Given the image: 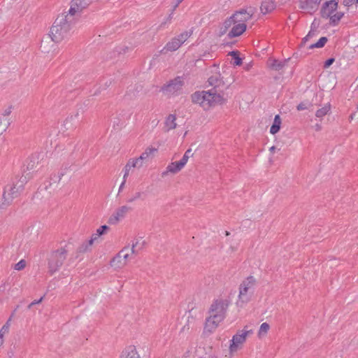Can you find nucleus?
Returning a JSON list of instances; mask_svg holds the SVG:
<instances>
[{"label":"nucleus","instance_id":"obj_8","mask_svg":"<svg viewBox=\"0 0 358 358\" xmlns=\"http://www.w3.org/2000/svg\"><path fill=\"white\" fill-rule=\"evenodd\" d=\"M251 334H252V330H242L234 335L229 345L230 353L233 354L236 352L239 347L245 342L247 336Z\"/></svg>","mask_w":358,"mask_h":358},{"label":"nucleus","instance_id":"obj_38","mask_svg":"<svg viewBox=\"0 0 358 358\" xmlns=\"http://www.w3.org/2000/svg\"><path fill=\"white\" fill-rule=\"evenodd\" d=\"M108 229V226L102 225L96 229V235L101 236V235L104 234Z\"/></svg>","mask_w":358,"mask_h":358},{"label":"nucleus","instance_id":"obj_39","mask_svg":"<svg viewBox=\"0 0 358 358\" xmlns=\"http://www.w3.org/2000/svg\"><path fill=\"white\" fill-rule=\"evenodd\" d=\"M141 194H142L140 192H136L132 196H131V197L127 199V203H132V202H134V201L140 199L141 196Z\"/></svg>","mask_w":358,"mask_h":358},{"label":"nucleus","instance_id":"obj_62","mask_svg":"<svg viewBox=\"0 0 358 358\" xmlns=\"http://www.w3.org/2000/svg\"><path fill=\"white\" fill-rule=\"evenodd\" d=\"M358 1V0H357Z\"/></svg>","mask_w":358,"mask_h":358},{"label":"nucleus","instance_id":"obj_31","mask_svg":"<svg viewBox=\"0 0 358 358\" xmlns=\"http://www.w3.org/2000/svg\"><path fill=\"white\" fill-rule=\"evenodd\" d=\"M327 41H328V39L327 37H325V36L321 37L317 43L311 44L309 46V49L322 48L324 46V45L326 44Z\"/></svg>","mask_w":358,"mask_h":358},{"label":"nucleus","instance_id":"obj_26","mask_svg":"<svg viewBox=\"0 0 358 358\" xmlns=\"http://www.w3.org/2000/svg\"><path fill=\"white\" fill-rule=\"evenodd\" d=\"M176 117L175 115H169L165 121V126L168 131L173 129L176 127Z\"/></svg>","mask_w":358,"mask_h":358},{"label":"nucleus","instance_id":"obj_28","mask_svg":"<svg viewBox=\"0 0 358 358\" xmlns=\"http://www.w3.org/2000/svg\"><path fill=\"white\" fill-rule=\"evenodd\" d=\"M344 13L342 12H337L335 14H331V17H329L330 20V24L336 26L338 24L339 21L343 17Z\"/></svg>","mask_w":358,"mask_h":358},{"label":"nucleus","instance_id":"obj_52","mask_svg":"<svg viewBox=\"0 0 358 358\" xmlns=\"http://www.w3.org/2000/svg\"><path fill=\"white\" fill-rule=\"evenodd\" d=\"M309 38L307 36V35L302 39V43H305Z\"/></svg>","mask_w":358,"mask_h":358},{"label":"nucleus","instance_id":"obj_3","mask_svg":"<svg viewBox=\"0 0 358 358\" xmlns=\"http://www.w3.org/2000/svg\"><path fill=\"white\" fill-rule=\"evenodd\" d=\"M26 182V177L22 176L16 182L13 184V185L7 186L3 193V201L0 203V208H3L10 205L13 199L18 196L24 190Z\"/></svg>","mask_w":358,"mask_h":358},{"label":"nucleus","instance_id":"obj_1","mask_svg":"<svg viewBox=\"0 0 358 358\" xmlns=\"http://www.w3.org/2000/svg\"><path fill=\"white\" fill-rule=\"evenodd\" d=\"M208 83L213 88L208 91H197L191 96L194 103L199 104L204 110H208L211 107L218 104H222L225 100L222 94L217 90V87L224 85L220 74L210 76Z\"/></svg>","mask_w":358,"mask_h":358},{"label":"nucleus","instance_id":"obj_14","mask_svg":"<svg viewBox=\"0 0 358 358\" xmlns=\"http://www.w3.org/2000/svg\"><path fill=\"white\" fill-rule=\"evenodd\" d=\"M131 210V208L127 206H122L118 208L115 212L110 217L109 223L115 224L119 222L120 220L124 218L127 213Z\"/></svg>","mask_w":358,"mask_h":358},{"label":"nucleus","instance_id":"obj_44","mask_svg":"<svg viewBox=\"0 0 358 358\" xmlns=\"http://www.w3.org/2000/svg\"><path fill=\"white\" fill-rule=\"evenodd\" d=\"M122 257L124 259L125 264H127V260H128V259L129 257V249L127 252H125L124 253H122Z\"/></svg>","mask_w":358,"mask_h":358},{"label":"nucleus","instance_id":"obj_42","mask_svg":"<svg viewBox=\"0 0 358 358\" xmlns=\"http://www.w3.org/2000/svg\"><path fill=\"white\" fill-rule=\"evenodd\" d=\"M129 250L131 252V253L134 255H137L139 254V251L138 250V249L136 248V247H135L134 245V244L131 243V248H129Z\"/></svg>","mask_w":358,"mask_h":358},{"label":"nucleus","instance_id":"obj_47","mask_svg":"<svg viewBox=\"0 0 358 358\" xmlns=\"http://www.w3.org/2000/svg\"><path fill=\"white\" fill-rule=\"evenodd\" d=\"M334 62V58H329L328 59L325 63H324V67H328L330 65H331L333 64V62Z\"/></svg>","mask_w":358,"mask_h":358},{"label":"nucleus","instance_id":"obj_51","mask_svg":"<svg viewBox=\"0 0 358 358\" xmlns=\"http://www.w3.org/2000/svg\"><path fill=\"white\" fill-rule=\"evenodd\" d=\"M128 176H129V173L124 172V176H123V181L126 182V179L128 177Z\"/></svg>","mask_w":358,"mask_h":358},{"label":"nucleus","instance_id":"obj_7","mask_svg":"<svg viewBox=\"0 0 358 358\" xmlns=\"http://www.w3.org/2000/svg\"><path fill=\"white\" fill-rule=\"evenodd\" d=\"M191 34L192 32L187 31L180 34L169 41L163 50L170 52L177 50L190 37Z\"/></svg>","mask_w":358,"mask_h":358},{"label":"nucleus","instance_id":"obj_48","mask_svg":"<svg viewBox=\"0 0 358 358\" xmlns=\"http://www.w3.org/2000/svg\"><path fill=\"white\" fill-rule=\"evenodd\" d=\"M100 236H97L96 235V232L94 234H93L90 238V239L89 241H92V244L93 245L94 242L98 239V238Z\"/></svg>","mask_w":358,"mask_h":358},{"label":"nucleus","instance_id":"obj_22","mask_svg":"<svg viewBox=\"0 0 358 358\" xmlns=\"http://www.w3.org/2000/svg\"><path fill=\"white\" fill-rule=\"evenodd\" d=\"M18 308H19V306H17L15 308V309L14 310V311L13 312V313L11 314L10 317H9V319L6 322V324L0 329V346L3 343V336H4L5 334L8 332V330H9V328H10V321L12 320V317L14 316V314H15V311L17 310V309Z\"/></svg>","mask_w":358,"mask_h":358},{"label":"nucleus","instance_id":"obj_4","mask_svg":"<svg viewBox=\"0 0 358 358\" xmlns=\"http://www.w3.org/2000/svg\"><path fill=\"white\" fill-rule=\"evenodd\" d=\"M69 250L67 246L62 247L52 251L48 258V272L52 275L58 271L66 259Z\"/></svg>","mask_w":358,"mask_h":358},{"label":"nucleus","instance_id":"obj_58","mask_svg":"<svg viewBox=\"0 0 358 358\" xmlns=\"http://www.w3.org/2000/svg\"><path fill=\"white\" fill-rule=\"evenodd\" d=\"M344 3H345V5L348 4V3L347 2V0H344Z\"/></svg>","mask_w":358,"mask_h":358},{"label":"nucleus","instance_id":"obj_27","mask_svg":"<svg viewBox=\"0 0 358 358\" xmlns=\"http://www.w3.org/2000/svg\"><path fill=\"white\" fill-rule=\"evenodd\" d=\"M331 110V104L329 103H327L322 108L318 109L315 113V116L318 118H322L327 114L329 113Z\"/></svg>","mask_w":358,"mask_h":358},{"label":"nucleus","instance_id":"obj_45","mask_svg":"<svg viewBox=\"0 0 358 358\" xmlns=\"http://www.w3.org/2000/svg\"><path fill=\"white\" fill-rule=\"evenodd\" d=\"M296 109L298 110H306L307 109V106H306V104L304 103H300L297 106H296Z\"/></svg>","mask_w":358,"mask_h":358},{"label":"nucleus","instance_id":"obj_25","mask_svg":"<svg viewBox=\"0 0 358 358\" xmlns=\"http://www.w3.org/2000/svg\"><path fill=\"white\" fill-rule=\"evenodd\" d=\"M281 125V119L279 115H276L274 117L273 124L270 128V133L272 134H275L278 133L280 129Z\"/></svg>","mask_w":358,"mask_h":358},{"label":"nucleus","instance_id":"obj_43","mask_svg":"<svg viewBox=\"0 0 358 358\" xmlns=\"http://www.w3.org/2000/svg\"><path fill=\"white\" fill-rule=\"evenodd\" d=\"M43 297H41V299H39L38 300L33 301L31 303L29 304V306H27V308L31 309L33 306L40 303L43 301Z\"/></svg>","mask_w":358,"mask_h":358},{"label":"nucleus","instance_id":"obj_11","mask_svg":"<svg viewBox=\"0 0 358 358\" xmlns=\"http://www.w3.org/2000/svg\"><path fill=\"white\" fill-rule=\"evenodd\" d=\"M321 1L322 0H299V7L305 13L313 15L318 10Z\"/></svg>","mask_w":358,"mask_h":358},{"label":"nucleus","instance_id":"obj_5","mask_svg":"<svg viewBox=\"0 0 358 358\" xmlns=\"http://www.w3.org/2000/svg\"><path fill=\"white\" fill-rule=\"evenodd\" d=\"M256 284L257 280L252 275L248 276L240 284L238 305L243 306L250 301L255 292Z\"/></svg>","mask_w":358,"mask_h":358},{"label":"nucleus","instance_id":"obj_2","mask_svg":"<svg viewBox=\"0 0 358 358\" xmlns=\"http://www.w3.org/2000/svg\"><path fill=\"white\" fill-rule=\"evenodd\" d=\"M73 20L64 14L58 16L50 30L48 36L50 37V41L58 43L68 38L70 36Z\"/></svg>","mask_w":358,"mask_h":358},{"label":"nucleus","instance_id":"obj_29","mask_svg":"<svg viewBox=\"0 0 358 358\" xmlns=\"http://www.w3.org/2000/svg\"><path fill=\"white\" fill-rule=\"evenodd\" d=\"M131 168H141V164L138 163V160L135 159H129L124 168V171L129 173Z\"/></svg>","mask_w":358,"mask_h":358},{"label":"nucleus","instance_id":"obj_53","mask_svg":"<svg viewBox=\"0 0 358 358\" xmlns=\"http://www.w3.org/2000/svg\"><path fill=\"white\" fill-rule=\"evenodd\" d=\"M125 182H126L125 181H122V182L120 185L119 191H120L123 188V187L124 186Z\"/></svg>","mask_w":358,"mask_h":358},{"label":"nucleus","instance_id":"obj_12","mask_svg":"<svg viewBox=\"0 0 358 358\" xmlns=\"http://www.w3.org/2000/svg\"><path fill=\"white\" fill-rule=\"evenodd\" d=\"M223 320L220 315H210V317L206 319L204 333L211 334L219 325V324Z\"/></svg>","mask_w":358,"mask_h":358},{"label":"nucleus","instance_id":"obj_55","mask_svg":"<svg viewBox=\"0 0 358 358\" xmlns=\"http://www.w3.org/2000/svg\"><path fill=\"white\" fill-rule=\"evenodd\" d=\"M5 289H6L5 285H1V286L0 287V290H4Z\"/></svg>","mask_w":358,"mask_h":358},{"label":"nucleus","instance_id":"obj_56","mask_svg":"<svg viewBox=\"0 0 358 358\" xmlns=\"http://www.w3.org/2000/svg\"><path fill=\"white\" fill-rule=\"evenodd\" d=\"M316 127H317V129L319 130L320 129V126L319 124H317Z\"/></svg>","mask_w":358,"mask_h":358},{"label":"nucleus","instance_id":"obj_19","mask_svg":"<svg viewBox=\"0 0 358 358\" xmlns=\"http://www.w3.org/2000/svg\"><path fill=\"white\" fill-rule=\"evenodd\" d=\"M158 149L154 147H148L143 152L138 158H134L138 160V163L141 164V167L143 166V161L154 156L157 152Z\"/></svg>","mask_w":358,"mask_h":358},{"label":"nucleus","instance_id":"obj_18","mask_svg":"<svg viewBox=\"0 0 358 358\" xmlns=\"http://www.w3.org/2000/svg\"><path fill=\"white\" fill-rule=\"evenodd\" d=\"M185 166V164L181 160H180L179 162H171L169 164V165L166 166V170L162 173V176L165 177L169 173H177Z\"/></svg>","mask_w":358,"mask_h":358},{"label":"nucleus","instance_id":"obj_33","mask_svg":"<svg viewBox=\"0 0 358 358\" xmlns=\"http://www.w3.org/2000/svg\"><path fill=\"white\" fill-rule=\"evenodd\" d=\"M236 23L233 16H230L223 23L224 30L222 31V34H224L229 27H232L233 24Z\"/></svg>","mask_w":358,"mask_h":358},{"label":"nucleus","instance_id":"obj_46","mask_svg":"<svg viewBox=\"0 0 358 358\" xmlns=\"http://www.w3.org/2000/svg\"><path fill=\"white\" fill-rule=\"evenodd\" d=\"M11 111H12V106H9L6 110H4V111L3 113V115L8 116L11 113Z\"/></svg>","mask_w":358,"mask_h":358},{"label":"nucleus","instance_id":"obj_24","mask_svg":"<svg viewBox=\"0 0 358 358\" xmlns=\"http://www.w3.org/2000/svg\"><path fill=\"white\" fill-rule=\"evenodd\" d=\"M120 358H140L134 346L127 348L122 353Z\"/></svg>","mask_w":358,"mask_h":358},{"label":"nucleus","instance_id":"obj_37","mask_svg":"<svg viewBox=\"0 0 358 358\" xmlns=\"http://www.w3.org/2000/svg\"><path fill=\"white\" fill-rule=\"evenodd\" d=\"M10 124V120H7L6 123L3 124L2 120H0V136L2 135Z\"/></svg>","mask_w":358,"mask_h":358},{"label":"nucleus","instance_id":"obj_15","mask_svg":"<svg viewBox=\"0 0 358 358\" xmlns=\"http://www.w3.org/2000/svg\"><path fill=\"white\" fill-rule=\"evenodd\" d=\"M130 248V245L124 247L110 261V266L115 269H120L123 268L126 264L124 259L122 257V253L127 252Z\"/></svg>","mask_w":358,"mask_h":358},{"label":"nucleus","instance_id":"obj_30","mask_svg":"<svg viewBox=\"0 0 358 358\" xmlns=\"http://www.w3.org/2000/svg\"><path fill=\"white\" fill-rule=\"evenodd\" d=\"M270 329V326L268 323L264 322L261 324L259 331H258V336L259 338L264 337L266 336Z\"/></svg>","mask_w":358,"mask_h":358},{"label":"nucleus","instance_id":"obj_6","mask_svg":"<svg viewBox=\"0 0 358 358\" xmlns=\"http://www.w3.org/2000/svg\"><path fill=\"white\" fill-rule=\"evenodd\" d=\"M184 85V77L176 76L164 84L160 89V92L169 98L177 96L182 93Z\"/></svg>","mask_w":358,"mask_h":358},{"label":"nucleus","instance_id":"obj_50","mask_svg":"<svg viewBox=\"0 0 358 358\" xmlns=\"http://www.w3.org/2000/svg\"><path fill=\"white\" fill-rule=\"evenodd\" d=\"M314 34H315L314 32H312L311 31H310L308 32V34H307V36L310 38L313 37L314 36Z\"/></svg>","mask_w":358,"mask_h":358},{"label":"nucleus","instance_id":"obj_59","mask_svg":"<svg viewBox=\"0 0 358 358\" xmlns=\"http://www.w3.org/2000/svg\"><path fill=\"white\" fill-rule=\"evenodd\" d=\"M225 234H226L227 236H228V235L229 234V233L227 231H225Z\"/></svg>","mask_w":358,"mask_h":358},{"label":"nucleus","instance_id":"obj_21","mask_svg":"<svg viewBox=\"0 0 358 358\" xmlns=\"http://www.w3.org/2000/svg\"><path fill=\"white\" fill-rule=\"evenodd\" d=\"M92 241H86L83 242L76 249V258H78L80 254L85 253L90 251L92 249Z\"/></svg>","mask_w":358,"mask_h":358},{"label":"nucleus","instance_id":"obj_13","mask_svg":"<svg viewBox=\"0 0 358 358\" xmlns=\"http://www.w3.org/2000/svg\"><path fill=\"white\" fill-rule=\"evenodd\" d=\"M338 8V2L336 0L326 1L322 7L321 15L323 18H329L331 17Z\"/></svg>","mask_w":358,"mask_h":358},{"label":"nucleus","instance_id":"obj_49","mask_svg":"<svg viewBox=\"0 0 358 358\" xmlns=\"http://www.w3.org/2000/svg\"><path fill=\"white\" fill-rule=\"evenodd\" d=\"M183 0H176V5L174 6V8H177L182 2Z\"/></svg>","mask_w":358,"mask_h":358},{"label":"nucleus","instance_id":"obj_20","mask_svg":"<svg viewBox=\"0 0 358 358\" xmlns=\"http://www.w3.org/2000/svg\"><path fill=\"white\" fill-rule=\"evenodd\" d=\"M286 63V60L281 61L275 59H270L268 62V66L271 69L279 71L285 67Z\"/></svg>","mask_w":358,"mask_h":358},{"label":"nucleus","instance_id":"obj_34","mask_svg":"<svg viewBox=\"0 0 358 358\" xmlns=\"http://www.w3.org/2000/svg\"><path fill=\"white\" fill-rule=\"evenodd\" d=\"M132 243L134 244V245L135 247H136V248L138 249V250L140 252L143 249V248L145 245V241H143L141 239H139V238H136V239L132 241Z\"/></svg>","mask_w":358,"mask_h":358},{"label":"nucleus","instance_id":"obj_41","mask_svg":"<svg viewBox=\"0 0 358 358\" xmlns=\"http://www.w3.org/2000/svg\"><path fill=\"white\" fill-rule=\"evenodd\" d=\"M192 150L191 149H188L182 156V159H180L185 164L187 163V161L190 157Z\"/></svg>","mask_w":358,"mask_h":358},{"label":"nucleus","instance_id":"obj_60","mask_svg":"<svg viewBox=\"0 0 358 358\" xmlns=\"http://www.w3.org/2000/svg\"><path fill=\"white\" fill-rule=\"evenodd\" d=\"M353 115H354L353 114H352V115H350V119H351V120H352V119H353Z\"/></svg>","mask_w":358,"mask_h":358},{"label":"nucleus","instance_id":"obj_10","mask_svg":"<svg viewBox=\"0 0 358 358\" xmlns=\"http://www.w3.org/2000/svg\"><path fill=\"white\" fill-rule=\"evenodd\" d=\"M90 3V0H71V6L66 15L73 18V16L79 15L85 8L88 7Z\"/></svg>","mask_w":358,"mask_h":358},{"label":"nucleus","instance_id":"obj_9","mask_svg":"<svg viewBox=\"0 0 358 358\" xmlns=\"http://www.w3.org/2000/svg\"><path fill=\"white\" fill-rule=\"evenodd\" d=\"M229 306L227 300L216 299L212 303L210 308V314L220 315L222 319H224L226 311Z\"/></svg>","mask_w":358,"mask_h":358},{"label":"nucleus","instance_id":"obj_23","mask_svg":"<svg viewBox=\"0 0 358 358\" xmlns=\"http://www.w3.org/2000/svg\"><path fill=\"white\" fill-rule=\"evenodd\" d=\"M275 8V4L273 1H265L262 3L260 9L262 14L271 13Z\"/></svg>","mask_w":358,"mask_h":358},{"label":"nucleus","instance_id":"obj_54","mask_svg":"<svg viewBox=\"0 0 358 358\" xmlns=\"http://www.w3.org/2000/svg\"><path fill=\"white\" fill-rule=\"evenodd\" d=\"M275 146H272L270 148V151L273 152L275 150Z\"/></svg>","mask_w":358,"mask_h":358},{"label":"nucleus","instance_id":"obj_32","mask_svg":"<svg viewBox=\"0 0 358 358\" xmlns=\"http://www.w3.org/2000/svg\"><path fill=\"white\" fill-rule=\"evenodd\" d=\"M50 39V36L44 37L41 41V50L43 52H49L50 48L48 46V40Z\"/></svg>","mask_w":358,"mask_h":358},{"label":"nucleus","instance_id":"obj_17","mask_svg":"<svg viewBox=\"0 0 358 358\" xmlns=\"http://www.w3.org/2000/svg\"><path fill=\"white\" fill-rule=\"evenodd\" d=\"M247 26L245 23L236 22L233 24L231 30L227 34L229 38H233L238 37L243 34L246 30Z\"/></svg>","mask_w":358,"mask_h":358},{"label":"nucleus","instance_id":"obj_36","mask_svg":"<svg viewBox=\"0 0 358 358\" xmlns=\"http://www.w3.org/2000/svg\"><path fill=\"white\" fill-rule=\"evenodd\" d=\"M230 55H231L234 59V64L236 66H240L242 64V59L238 56V52L236 51H231L229 53Z\"/></svg>","mask_w":358,"mask_h":358},{"label":"nucleus","instance_id":"obj_35","mask_svg":"<svg viewBox=\"0 0 358 358\" xmlns=\"http://www.w3.org/2000/svg\"><path fill=\"white\" fill-rule=\"evenodd\" d=\"M132 243L134 244V245L135 247H136V248L138 249V250L140 252L143 249V248L145 245V241H143L141 239H139V238H136V239L132 241Z\"/></svg>","mask_w":358,"mask_h":358},{"label":"nucleus","instance_id":"obj_57","mask_svg":"<svg viewBox=\"0 0 358 358\" xmlns=\"http://www.w3.org/2000/svg\"><path fill=\"white\" fill-rule=\"evenodd\" d=\"M62 176H63L62 173L58 176L59 180L61 179Z\"/></svg>","mask_w":358,"mask_h":358},{"label":"nucleus","instance_id":"obj_16","mask_svg":"<svg viewBox=\"0 0 358 358\" xmlns=\"http://www.w3.org/2000/svg\"><path fill=\"white\" fill-rule=\"evenodd\" d=\"M253 13L250 11H248L246 9L242 8L239 10L236 11L233 15V17L235 22L238 23H246L252 17Z\"/></svg>","mask_w":358,"mask_h":358},{"label":"nucleus","instance_id":"obj_40","mask_svg":"<svg viewBox=\"0 0 358 358\" xmlns=\"http://www.w3.org/2000/svg\"><path fill=\"white\" fill-rule=\"evenodd\" d=\"M26 266V262L24 259H21L15 265V269L17 271L22 270Z\"/></svg>","mask_w":358,"mask_h":358},{"label":"nucleus","instance_id":"obj_61","mask_svg":"<svg viewBox=\"0 0 358 358\" xmlns=\"http://www.w3.org/2000/svg\"><path fill=\"white\" fill-rule=\"evenodd\" d=\"M357 110H358V104H357Z\"/></svg>","mask_w":358,"mask_h":358}]
</instances>
